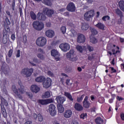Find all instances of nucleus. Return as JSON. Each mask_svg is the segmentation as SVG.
I'll use <instances>...</instances> for the list:
<instances>
[{"label": "nucleus", "mask_w": 124, "mask_h": 124, "mask_svg": "<svg viewBox=\"0 0 124 124\" xmlns=\"http://www.w3.org/2000/svg\"><path fill=\"white\" fill-rule=\"evenodd\" d=\"M12 91L15 93V95L20 98V99H22L23 98V96L21 94H26L27 96L29 97L30 98H31L32 97V94L31 93H28L25 92L24 90V86L22 85V83H19V85L16 87L15 86H12Z\"/></svg>", "instance_id": "1"}, {"label": "nucleus", "mask_w": 124, "mask_h": 124, "mask_svg": "<svg viewBox=\"0 0 124 124\" xmlns=\"http://www.w3.org/2000/svg\"><path fill=\"white\" fill-rule=\"evenodd\" d=\"M76 49L79 53H83V50H85L86 52L88 50L90 52H92V51H93V47L89 45H86V46H77L76 47Z\"/></svg>", "instance_id": "2"}, {"label": "nucleus", "mask_w": 124, "mask_h": 124, "mask_svg": "<svg viewBox=\"0 0 124 124\" xmlns=\"http://www.w3.org/2000/svg\"><path fill=\"white\" fill-rule=\"evenodd\" d=\"M66 57L68 59H70L71 62H76L78 60L77 56L75 53L74 50L71 49L66 54Z\"/></svg>", "instance_id": "3"}, {"label": "nucleus", "mask_w": 124, "mask_h": 124, "mask_svg": "<svg viewBox=\"0 0 124 124\" xmlns=\"http://www.w3.org/2000/svg\"><path fill=\"white\" fill-rule=\"evenodd\" d=\"M47 43V39L44 37H39L36 41V44L39 47H44Z\"/></svg>", "instance_id": "4"}, {"label": "nucleus", "mask_w": 124, "mask_h": 124, "mask_svg": "<svg viewBox=\"0 0 124 124\" xmlns=\"http://www.w3.org/2000/svg\"><path fill=\"white\" fill-rule=\"evenodd\" d=\"M33 27L36 31H42L44 29V24L38 21H35L32 23Z\"/></svg>", "instance_id": "5"}, {"label": "nucleus", "mask_w": 124, "mask_h": 124, "mask_svg": "<svg viewBox=\"0 0 124 124\" xmlns=\"http://www.w3.org/2000/svg\"><path fill=\"white\" fill-rule=\"evenodd\" d=\"M84 19L86 21H90L94 16V11L91 10L84 14Z\"/></svg>", "instance_id": "6"}, {"label": "nucleus", "mask_w": 124, "mask_h": 124, "mask_svg": "<svg viewBox=\"0 0 124 124\" xmlns=\"http://www.w3.org/2000/svg\"><path fill=\"white\" fill-rule=\"evenodd\" d=\"M32 72H33V69L32 68L29 69L28 68H24L23 69H22L21 71L22 74H23L24 75H25L26 78L30 77Z\"/></svg>", "instance_id": "7"}, {"label": "nucleus", "mask_w": 124, "mask_h": 124, "mask_svg": "<svg viewBox=\"0 0 124 124\" xmlns=\"http://www.w3.org/2000/svg\"><path fill=\"white\" fill-rule=\"evenodd\" d=\"M48 112L52 117L56 116L57 114V111L56 110V106L53 104H51L48 106Z\"/></svg>", "instance_id": "8"}, {"label": "nucleus", "mask_w": 124, "mask_h": 124, "mask_svg": "<svg viewBox=\"0 0 124 124\" xmlns=\"http://www.w3.org/2000/svg\"><path fill=\"white\" fill-rule=\"evenodd\" d=\"M52 85V79L50 78H46L43 83V86L45 89L50 88Z\"/></svg>", "instance_id": "9"}, {"label": "nucleus", "mask_w": 124, "mask_h": 124, "mask_svg": "<svg viewBox=\"0 0 124 124\" xmlns=\"http://www.w3.org/2000/svg\"><path fill=\"white\" fill-rule=\"evenodd\" d=\"M51 55L52 57H54L56 62L60 61L61 60V54L59 53L57 50L53 49L51 51Z\"/></svg>", "instance_id": "10"}, {"label": "nucleus", "mask_w": 124, "mask_h": 124, "mask_svg": "<svg viewBox=\"0 0 124 124\" xmlns=\"http://www.w3.org/2000/svg\"><path fill=\"white\" fill-rule=\"evenodd\" d=\"M8 104L7 102L3 98H1V111L3 112V115H5L6 112L5 110V108H4V106H7Z\"/></svg>", "instance_id": "11"}, {"label": "nucleus", "mask_w": 124, "mask_h": 124, "mask_svg": "<svg viewBox=\"0 0 124 124\" xmlns=\"http://www.w3.org/2000/svg\"><path fill=\"white\" fill-rule=\"evenodd\" d=\"M59 48L63 52H66L70 49V46L67 43H62L59 46Z\"/></svg>", "instance_id": "12"}, {"label": "nucleus", "mask_w": 124, "mask_h": 124, "mask_svg": "<svg viewBox=\"0 0 124 124\" xmlns=\"http://www.w3.org/2000/svg\"><path fill=\"white\" fill-rule=\"evenodd\" d=\"M38 102L40 103V104H42V105H47V104H49V103H53L54 100L52 99L38 100Z\"/></svg>", "instance_id": "13"}, {"label": "nucleus", "mask_w": 124, "mask_h": 124, "mask_svg": "<svg viewBox=\"0 0 124 124\" xmlns=\"http://www.w3.org/2000/svg\"><path fill=\"white\" fill-rule=\"evenodd\" d=\"M67 10L70 11L71 12H74L76 10V7L75 5L73 2L69 3L67 6Z\"/></svg>", "instance_id": "14"}, {"label": "nucleus", "mask_w": 124, "mask_h": 124, "mask_svg": "<svg viewBox=\"0 0 124 124\" xmlns=\"http://www.w3.org/2000/svg\"><path fill=\"white\" fill-rule=\"evenodd\" d=\"M43 13L46 14L48 17H51L54 14V10L52 9H49L48 8H45L43 10Z\"/></svg>", "instance_id": "15"}, {"label": "nucleus", "mask_w": 124, "mask_h": 124, "mask_svg": "<svg viewBox=\"0 0 124 124\" xmlns=\"http://www.w3.org/2000/svg\"><path fill=\"white\" fill-rule=\"evenodd\" d=\"M30 90L32 93H37L38 92L40 91V88L38 86L34 84L31 86Z\"/></svg>", "instance_id": "16"}, {"label": "nucleus", "mask_w": 124, "mask_h": 124, "mask_svg": "<svg viewBox=\"0 0 124 124\" xmlns=\"http://www.w3.org/2000/svg\"><path fill=\"white\" fill-rule=\"evenodd\" d=\"M86 40V38L85 37V35L79 34L77 38V42L78 43H84Z\"/></svg>", "instance_id": "17"}, {"label": "nucleus", "mask_w": 124, "mask_h": 124, "mask_svg": "<svg viewBox=\"0 0 124 124\" xmlns=\"http://www.w3.org/2000/svg\"><path fill=\"white\" fill-rule=\"evenodd\" d=\"M55 100L58 104H62L65 101V98L62 96H58L56 97Z\"/></svg>", "instance_id": "18"}, {"label": "nucleus", "mask_w": 124, "mask_h": 124, "mask_svg": "<svg viewBox=\"0 0 124 124\" xmlns=\"http://www.w3.org/2000/svg\"><path fill=\"white\" fill-rule=\"evenodd\" d=\"M46 35L49 38L55 36V32L52 30H47L46 31Z\"/></svg>", "instance_id": "19"}, {"label": "nucleus", "mask_w": 124, "mask_h": 124, "mask_svg": "<svg viewBox=\"0 0 124 124\" xmlns=\"http://www.w3.org/2000/svg\"><path fill=\"white\" fill-rule=\"evenodd\" d=\"M72 116V111L70 109H67L63 113V116L64 118H69Z\"/></svg>", "instance_id": "20"}, {"label": "nucleus", "mask_w": 124, "mask_h": 124, "mask_svg": "<svg viewBox=\"0 0 124 124\" xmlns=\"http://www.w3.org/2000/svg\"><path fill=\"white\" fill-rule=\"evenodd\" d=\"M46 79L45 76H40L36 78L35 81L37 83H42V82H44Z\"/></svg>", "instance_id": "21"}, {"label": "nucleus", "mask_w": 124, "mask_h": 124, "mask_svg": "<svg viewBox=\"0 0 124 124\" xmlns=\"http://www.w3.org/2000/svg\"><path fill=\"white\" fill-rule=\"evenodd\" d=\"M37 18L38 20H41V21L46 20V16L42 13H38L37 15Z\"/></svg>", "instance_id": "22"}, {"label": "nucleus", "mask_w": 124, "mask_h": 124, "mask_svg": "<svg viewBox=\"0 0 124 124\" xmlns=\"http://www.w3.org/2000/svg\"><path fill=\"white\" fill-rule=\"evenodd\" d=\"M49 69L48 67L45 66L44 68V71L46 73H47L48 76H50V77H54V74L51 72V71H48Z\"/></svg>", "instance_id": "23"}, {"label": "nucleus", "mask_w": 124, "mask_h": 124, "mask_svg": "<svg viewBox=\"0 0 124 124\" xmlns=\"http://www.w3.org/2000/svg\"><path fill=\"white\" fill-rule=\"evenodd\" d=\"M95 26H96L97 29H99V30H102V31L105 30V25L101 22L98 23Z\"/></svg>", "instance_id": "24"}, {"label": "nucleus", "mask_w": 124, "mask_h": 124, "mask_svg": "<svg viewBox=\"0 0 124 124\" xmlns=\"http://www.w3.org/2000/svg\"><path fill=\"white\" fill-rule=\"evenodd\" d=\"M52 95V92L50 91H47L42 95L43 98H49Z\"/></svg>", "instance_id": "25"}, {"label": "nucleus", "mask_w": 124, "mask_h": 124, "mask_svg": "<svg viewBox=\"0 0 124 124\" xmlns=\"http://www.w3.org/2000/svg\"><path fill=\"white\" fill-rule=\"evenodd\" d=\"M68 34L70 35V36H72V37H74L77 35V32H76V31L74 29H72L71 31H68Z\"/></svg>", "instance_id": "26"}, {"label": "nucleus", "mask_w": 124, "mask_h": 124, "mask_svg": "<svg viewBox=\"0 0 124 124\" xmlns=\"http://www.w3.org/2000/svg\"><path fill=\"white\" fill-rule=\"evenodd\" d=\"M43 3L48 6H51L53 2V0H43Z\"/></svg>", "instance_id": "27"}, {"label": "nucleus", "mask_w": 124, "mask_h": 124, "mask_svg": "<svg viewBox=\"0 0 124 124\" xmlns=\"http://www.w3.org/2000/svg\"><path fill=\"white\" fill-rule=\"evenodd\" d=\"M57 108L59 113H60L61 114H62V113H63V111H64V108H63L62 105L61 104H58Z\"/></svg>", "instance_id": "28"}, {"label": "nucleus", "mask_w": 124, "mask_h": 124, "mask_svg": "<svg viewBox=\"0 0 124 124\" xmlns=\"http://www.w3.org/2000/svg\"><path fill=\"white\" fill-rule=\"evenodd\" d=\"M75 108L77 111H82L83 110V107L78 103H76L75 105Z\"/></svg>", "instance_id": "29"}, {"label": "nucleus", "mask_w": 124, "mask_h": 124, "mask_svg": "<svg viewBox=\"0 0 124 124\" xmlns=\"http://www.w3.org/2000/svg\"><path fill=\"white\" fill-rule=\"evenodd\" d=\"M95 123L97 124H103V119H102L100 117H97L95 120Z\"/></svg>", "instance_id": "30"}, {"label": "nucleus", "mask_w": 124, "mask_h": 124, "mask_svg": "<svg viewBox=\"0 0 124 124\" xmlns=\"http://www.w3.org/2000/svg\"><path fill=\"white\" fill-rule=\"evenodd\" d=\"M114 12L117 14V15H118L121 18L123 17V13L122 11H121V10L119 9H116L114 10Z\"/></svg>", "instance_id": "31"}, {"label": "nucleus", "mask_w": 124, "mask_h": 124, "mask_svg": "<svg viewBox=\"0 0 124 124\" xmlns=\"http://www.w3.org/2000/svg\"><path fill=\"white\" fill-rule=\"evenodd\" d=\"M64 95L65 96L67 97V98H68L69 100H70L71 101H73V98L72 97L71 94H70V93L68 92H65Z\"/></svg>", "instance_id": "32"}, {"label": "nucleus", "mask_w": 124, "mask_h": 124, "mask_svg": "<svg viewBox=\"0 0 124 124\" xmlns=\"http://www.w3.org/2000/svg\"><path fill=\"white\" fill-rule=\"evenodd\" d=\"M119 7L123 12H124V1L121 0L119 2Z\"/></svg>", "instance_id": "33"}, {"label": "nucleus", "mask_w": 124, "mask_h": 124, "mask_svg": "<svg viewBox=\"0 0 124 124\" xmlns=\"http://www.w3.org/2000/svg\"><path fill=\"white\" fill-rule=\"evenodd\" d=\"M38 61V60H37V59L34 58V59H32L31 60H30L29 61V62L33 66H35V63H36V62H37Z\"/></svg>", "instance_id": "34"}, {"label": "nucleus", "mask_w": 124, "mask_h": 124, "mask_svg": "<svg viewBox=\"0 0 124 124\" xmlns=\"http://www.w3.org/2000/svg\"><path fill=\"white\" fill-rule=\"evenodd\" d=\"M89 29V24L87 23H83L81 25V30L82 31H87Z\"/></svg>", "instance_id": "35"}, {"label": "nucleus", "mask_w": 124, "mask_h": 124, "mask_svg": "<svg viewBox=\"0 0 124 124\" xmlns=\"http://www.w3.org/2000/svg\"><path fill=\"white\" fill-rule=\"evenodd\" d=\"M30 14L32 20H36V15L34 12L31 11L30 12Z\"/></svg>", "instance_id": "36"}, {"label": "nucleus", "mask_w": 124, "mask_h": 124, "mask_svg": "<svg viewBox=\"0 0 124 124\" xmlns=\"http://www.w3.org/2000/svg\"><path fill=\"white\" fill-rule=\"evenodd\" d=\"M90 42H91V43H93V44H95V43H97V40L96 39V38L93 37H91Z\"/></svg>", "instance_id": "37"}, {"label": "nucleus", "mask_w": 124, "mask_h": 124, "mask_svg": "<svg viewBox=\"0 0 124 124\" xmlns=\"http://www.w3.org/2000/svg\"><path fill=\"white\" fill-rule=\"evenodd\" d=\"M91 31L92 34H93V35H96V34H97V33H98V32L97 31L95 30V29L94 28H91Z\"/></svg>", "instance_id": "38"}, {"label": "nucleus", "mask_w": 124, "mask_h": 124, "mask_svg": "<svg viewBox=\"0 0 124 124\" xmlns=\"http://www.w3.org/2000/svg\"><path fill=\"white\" fill-rule=\"evenodd\" d=\"M83 106L85 108H89L90 107V103L88 101H83Z\"/></svg>", "instance_id": "39"}, {"label": "nucleus", "mask_w": 124, "mask_h": 124, "mask_svg": "<svg viewBox=\"0 0 124 124\" xmlns=\"http://www.w3.org/2000/svg\"><path fill=\"white\" fill-rule=\"evenodd\" d=\"M61 31L63 34H64L66 32V27L65 26H62L61 28Z\"/></svg>", "instance_id": "40"}, {"label": "nucleus", "mask_w": 124, "mask_h": 124, "mask_svg": "<svg viewBox=\"0 0 124 124\" xmlns=\"http://www.w3.org/2000/svg\"><path fill=\"white\" fill-rule=\"evenodd\" d=\"M37 57L40 59V60H44V56L41 53H37Z\"/></svg>", "instance_id": "41"}, {"label": "nucleus", "mask_w": 124, "mask_h": 124, "mask_svg": "<svg viewBox=\"0 0 124 124\" xmlns=\"http://www.w3.org/2000/svg\"><path fill=\"white\" fill-rule=\"evenodd\" d=\"M84 97H85L84 94L82 95V96L81 97H78L77 102H81V101H82V100H83V98H84Z\"/></svg>", "instance_id": "42"}, {"label": "nucleus", "mask_w": 124, "mask_h": 124, "mask_svg": "<svg viewBox=\"0 0 124 124\" xmlns=\"http://www.w3.org/2000/svg\"><path fill=\"white\" fill-rule=\"evenodd\" d=\"M103 21H108V20H110V16H105L102 17Z\"/></svg>", "instance_id": "43"}, {"label": "nucleus", "mask_w": 124, "mask_h": 124, "mask_svg": "<svg viewBox=\"0 0 124 124\" xmlns=\"http://www.w3.org/2000/svg\"><path fill=\"white\" fill-rule=\"evenodd\" d=\"M57 44H58V43L57 42V41L52 42L50 46L51 49H52V48H54V47H55V46H56Z\"/></svg>", "instance_id": "44"}, {"label": "nucleus", "mask_w": 124, "mask_h": 124, "mask_svg": "<svg viewBox=\"0 0 124 124\" xmlns=\"http://www.w3.org/2000/svg\"><path fill=\"white\" fill-rule=\"evenodd\" d=\"M37 118L39 122H42V121H43V117L41 115V114H38Z\"/></svg>", "instance_id": "45"}, {"label": "nucleus", "mask_w": 124, "mask_h": 124, "mask_svg": "<svg viewBox=\"0 0 124 124\" xmlns=\"http://www.w3.org/2000/svg\"><path fill=\"white\" fill-rule=\"evenodd\" d=\"M93 58H94V54H90L89 56H88V60H89L90 61H92V60H93Z\"/></svg>", "instance_id": "46"}, {"label": "nucleus", "mask_w": 124, "mask_h": 124, "mask_svg": "<svg viewBox=\"0 0 124 124\" xmlns=\"http://www.w3.org/2000/svg\"><path fill=\"white\" fill-rule=\"evenodd\" d=\"M87 118V114L86 113H82L80 115V118L81 119H86Z\"/></svg>", "instance_id": "47"}, {"label": "nucleus", "mask_w": 124, "mask_h": 124, "mask_svg": "<svg viewBox=\"0 0 124 124\" xmlns=\"http://www.w3.org/2000/svg\"><path fill=\"white\" fill-rule=\"evenodd\" d=\"M13 53V50L12 49H10L8 53V57H9V58H10L11 56H12Z\"/></svg>", "instance_id": "48"}, {"label": "nucleus", "mask_w": 124, "mask_h": 124, "mask_svg": "<svg viewBox=\"0 0 124 124\" xmlns=\"http://www.w3.org/2000/svg\"><path fill=\"white\" fill-rule=\"evenodd\" d=\"M71 124H79L78 119H74L72 121Z\"/></svg>", "instance_id": "49"}, {"label": "nucleus", "mask_w": 124, "mask_h": 124, "mask_svg": "<svg viewBox=\"0 0 124 124\" xmlns=\"http://www.w3.org/2000/svg\"><path fill=\"white\" fill-rule=\"evenodd\" d=\"M99 102L100 103H103V102H104V97L100 98L99 100Z\"/></svg>", "instance_id": "50"}, {"label": "nucleus", "mask_w": 124, "mask_h": 124, "mask_svg": "<svg viewBox=\"0 0 124 124\" xmlns=\"http://www.w3.org/2000/svg\"><path fill=\"white\" fill-rule=\"evenodd\" d=\"M65 11V8H62L59 10V13H61V14H62V12Z\"/></svg>", "instance_id": "51"}, {"label": "nucleus", "mask_w": 124, "mask_h": 124, "mask_svg": "<svg viewBox=\"0 0 124 124\" xmlns=\"http://www.w3.org/2000/svg\"><path fill=\"white\" fill-rule=\"evenodd\" d=\"M20 50H18L16 52V58H20Z\"/></svg>", "instance_id": "52"}, {"label": "nucleus", "mask_w": 124, "mask_h": 124, "mask_svg": "<svg viewBox=\"0 0 124 124\" xmlns=\"http://www.w3.org/2000/svg\"><path fill=\"white\" fill-rule=\"evenodd\" d=\"M11 39L12 40H15V39H16V37L15 36V34H13L12 35H11Z\"/></svg>", "instance_id": "53"}, {"label": "nucleus", "mask_w": 124, "mask_h": 124, "mask_svg": "<svg viewBox=\"0 0 124 124\" xmlns=\"http://www.w3.org/2000/svg\"><path fill=\"white\" fill-rule=\"evenodd\" d=\"M38 53H41V54H42V53H43V49H41V48H38Z\"/></svg>", "instance_id": "54"}, {"label": "nucleus", "mask_w": 124, "mask_h": 124, "mask_svg": "<svg viewBox=\"0 0 124 124\" xmlns=\"http://www.w3.org/2000/svg\"><path fill=\"white\" fill-rule=\"evenodd\" d=\"M60 77H67V75L64 73H62Z\"/></svg>", "instance_id": "55"}, {"label": "nucleus", "mask_w": 124, "mask_h": 124, "mask_svg": "<svg viewBox=\"0 0 124 124\" xmlns=\"http://www.w3.org/2000/svg\"><path fill=\"white\" fill-rule=\"evenodd\" d=\"M117 99H118V100H119V101H121V100H124V98L119 96H117Z\"/></svg>", "instance_id": "56"}, {"label": "nucleus", "mask_w": 124, "mask_h": 124, "mask_svg": "<svg viewBox=\"0 0 124 124\" xmlns=\"http://www.w3.org/2000/svg\"><path fill=\"white\" fill-rule=\"evenodd\" d=\"M120 117L122 121H124V113H122L120 115Z\"/></svg>", "instance_id": "57"}, {"label": "nucleus", "mask_w": 124, "mask_h": 124, "mask_svg": "<svg viewBox=\"0 0 124 124\" xmlns=\"http://www.w3.org/2000/svg\"><path fill=\"white\" fill-rule=\"evenodd\" d=\"M23 41L24 43H26V42H27V36H24L23 37Z\"/></svg>", "instance_id": "58"}, {"label": "nucleus", "mask_w": 124, "mask_h": 124, "mask_svg": "<svg viewBox=\"0 0 124 124\" xmlns=\"http://www.w3.org/2000/svg\"><path fill=\"white\" fill-rule=\"evenodd\" d=\"M110 69H111L112 72H113V73H115L117 71H116V70L115 69H114L113 67H111Z\"/></svg>", "instance_id": "59"}, {"label": "nucleus", "mask_w": 124, "mask_h": 124, "mask_svg": "<svg viewBox=\"0 0 124 124\" xmlns=\"http://www.w3.org/2000/svg\"><path fill=\"white\" fill-rule=\"evenodd\" d=\"M38 117V115H37L36 114L34 113L33 115V118L34 119H37V118Z\"/></svg>", "instance_id": "60"}, {"label": "nucleus", "mask_w": 124, "mask_h": 124, "mask_svg": "<svg viewBox=\"0 0 124 124\" xmlns=\"http://www.w3.org/2000/svg\"><path fill=\"white\" fill-rule=\"evenodd\" d=\"M111 64H113V65H114L115 64V59L113 58L112 60V61L111 62Z\"/></svg>", "instance_id": "61"}, {"label": "nucleus", "mask_w": 124, "mask_h": 124, "mask_svg": "<svg viewBox=\"0 0 124 124\" xmlns=\"http://www.w3.org/2000/svg\"><path fill=\"white\" fill-rule=\"evenodd\" d=\"M120 42H121V43H124V38H120Z\"/></svg>", "instance_id": "62"}, {"label": "nucleus", "mask_w": 124, "mask_h": 124, "mask_svg": "<svg viewBox=\"0 0 124 124\" xmlns=\"http://www.w3.org/2000/svg\"><path fill=\"white\" fill-rule=\"evenodd\" d=\"M64 16H69V14L68 12H65L63 13Z\"/></svg>", "instance_id": "63"}, {"label": "nucleus", "mask_w": 124, "mask_h": 124, "mask_svg": "<svg viewBox=\"0 0 124 124\" xmlns=\"http://www.w3.org/2000/svg\"><path fill=\"white\" fill-rule=\"evenodd\" d=\"M121 67L122 69H124V63H122L121 64Z\"/></svg>", "instance_id": "64"}]
</instances>
